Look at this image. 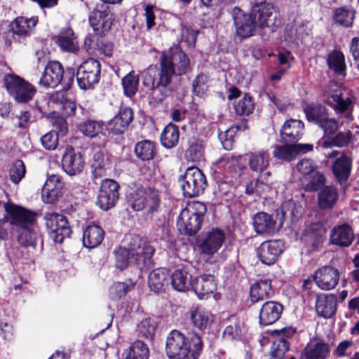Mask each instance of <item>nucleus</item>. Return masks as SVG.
Segmentation results:
<instances>
[{"mask_svg":"<svg viewBox=\"0 0 359 359\" xmlns=\"http://www.w3.org/2000/svg\"><path fill=\"white\" fill-rule=\"evenodd\" d=\"M203 148L202 142L195 139H192L189 141V147L187 152L189 153L192 161H198L203 154Z\"/></svg>","mask_w":359,"mask_h":359,"instance_id":"61","label":"nucleus"},{"mask_svg":"<svg viewBox=\"0 0 359 359\" xmlns=\"http://www.w3.org/2000/svg\"><path fill=\"white\" fill-rule=\"evenodd\" d=\"M323 100L331 106L336 113L348 112L351 116L352 99L350 93L340 89L335 83H330L323 92Z\"/></svg>","mask_w":359,"mask_h":359,"instance_id":"4","label":"nucleus"},{"mask_svg":"<svg viewBox=\"0 0 359 359\" xmlns=\"http://www.w3.org/2000/svg\"><path fill=\"white\" fill-rule=\"evenodd\" d=\"M284 250L283 243L279 240L263 242L257 249L259 260L264 264H274Z\"/></svg>","mask_w":359,"mask_h":359,"instance_id":"15","label":"nucleus"},{"mask_svg":"<svg viewBox=\"0 0 359 359\" xmlns=\"http://www.w3.org/2000/svg\"><path fill=\"white\" fill-rule=\"evenodd\" d=\"M190 69V60L182 48L172 46L168 53H163L160 60V71L151 65L142 73V83L150 92L151 99L156 102H162L172 91L175 76L187 74Z\"/></svg>","mask_w":359,"mask_h":359,"instance_id":"1","label":"nucleus"},{"mask_svg":"<svg viewBox=\"0 0 359 359\" xmlns=\"http://www.w3.org/2000/svg\"><path fill=\"white\" fill-rule=\"evenodd\" d=\"M178 128L170 123L163 129L161 135V142L163 147L166 148H172L175 147L179 140Z\"/></svg>","mask_w":359,"mask_h":359,"instance_id":"44","label":"nucleus"},{"mask_svg":"<svg viewBox=\"0 0 359 359\" xmlns=\"http://www.w3.org/2000/svg\"><path fill=\"white\" fill-rule=\"evenodd\" d=\"M191 287L198 298L205 299L214 292L217 283L213 276L203 274L193 280Z\"/></svg>","mask_w":359,"mask_h":359,"instance_id":"23","label":"nucleus"},{"mask_svg":"<svg viewBox=\"0 0 359 359\" xmlns=\"http://www.w3.org/2000/svg\"><path fill=\"white\" fill-rule=\"evenodd\" d=\"M355 18V11L352 8L339 7L334 11V22L344 27H351Z\"/></svg>","mask_w":359,"mask_h":359,"instance_id":"40","label":"nucleus"},{"mask_svg":"<svg viewBox=\"0 0 359 359\" xmlns=\"http://www.w3.org/2000/svg\"><path fill=\"white\" fill-rule=\"evenodd\" d=\"M237 130L236 127H231L224 133H220L219 137L224 148L226 150L231 149L233 145V137Z\"/></svg>","mask_w":359,"mask_h":359,"instance_id":"64","label":"nucleus"},{"mask_svg":"<svg viewBox=\"0 0 359 359\" xmlns=\"http://www.w3.org/2000/svg\"><path fill=\"white\" fill-rule=\"evenodd\" d=\"M203 348L201 337L192 333L187 339L181 332L172 330L166 341V353L170 359H197Z\"/></svg>","mask_w":359,"mask_h":359,"instance_id":"2","label":"nucleus"},{"mask_svg":"<svg viewBox=\"0 0 359 359\" xmlns=\"http://www.w3.org/2000/svg\"><path fill=\"white\" fill-rule=\"evenodd\" d=\"M271 175L267 171L260 176L255 182H252L246 186L245 192L248 194H256L262 196L264 193L270 190V185L266 177Z\"/></svg>","mask_w":359,"mask_h":359,"instance_id":"37","label":"nucleus"},{"mask_svg":"<svg viewBox=\"0 0 359 359\" xmlns=\"http://www.w3.org/2000/svg\"><path fill=\"white\" fill-rule=\"evenodd\" d=\"M201 222L197 216L190 214L184 208L177 219V226L182 234L192 236L197 233L201 228Z\"/></svg>","mask_w":359,"mask_h":359,"instance_id":"21","label":"nucleus"},{"mask_svg":"<svg viewBox=\"0 0 359 359\" xmlns=\"http://www.w3.org/2000/svg\"><path fill=\"white\" fill-rule=\"evenodd\" d=\"M252 225L258 234L271 233L275 230L276 221L270 215L260 212L253 217Z\"/></svg>","mask_w":359,"mask_h":359,"instance_id":"30","label":"nucleus"},{"mask_svg":"<svg viewBox=\"0 0 359 359\" xmlns=\"http://www.w3.org/2000/svg\"><path fill=\"white\" fill-rule=\"evenodd\" d=\"M327 62L329 68L336 74L344 75L346 63L344 55L342 52L337 50L330 52L327 55Z\"/></svg>","mask_w":359,"mask_h":359,"instance_id":"38","label":"nucleus"},{"mask_svg":"<svg viewBox=\"0 0 359 359\" xmlns=\"http://www.w3.org/2000/svg\"><path fill=\"white\" fill-rule=\"evenodd\" d=\"M225 235L222 231L212 229L199 236L197 245L203 257L207 260L217 253L224 241Z\"/></svg>","mask_w":359,"mask_h":359,"instance_id":"10","label":"nucleus"},{"mask_svg":"<svg viewBox=\"0 0 359 359\" xmlns=\"http://www.w3.org/2000/svg\"><path fill=\"white\" fill-rule=\"evenodd\" d=\"M329 352L326 344L316 343L309 346L303 354L302 359H325Z\"/></svg>","mask_w":359,"mask_h":359,"instance_id":"46","label":"nucleus"},{"mask_svg":"<svg viewBox=\"0 0 359 359\" xmlns=\"http://www.w3.org/2000/svg\"><path fill=\"white\" fill-rule=\"evenodd\" d=\"M337 302L333 295L322 294L316 299V310L323 318L332 317L336 311Z\"/></svg>","mask_w":359,"mask_h":359,"instance_id":"29","label":"nucleus"},{"mask_svg":"<svg viewBox=\"0 0 359 359\" xmlns=\"http://www.w3.org/2000/svg\"><path fill=\"white\" fill-rule=\"evenodd\" d=\"M108 159L103 152L97 151L94 154L92 168H93V174L95 177L104 175L108 169Z\"/></svg>","mask_w":359,"mask_h":359,"instance_id":"48","label":"nucleus"},{"mask_svg":"<svg viewBox=\"0 0 359 359\" xmlns=\"http://www.w3.org/2000/svg\"><path fill=\"white\" fill-rule=\"evenodd\" d=\"M304 123L296 119L287 120L280 130V136L285 142H296L302 135Z\"/></svg>","mask_w":359,"mask_h":359,"instance_id":"24","label":"nucleus"},{"mask_svg":"<svg viewBox=\"0 0 359 359\" xmlns=\"http://www.w3.org/2000/svg\"><path fill=\"white\" fill-rule=\"evenodd\" d=\"M62 184L60 176L50 175L41 190V197L45 203H53L62 196Z\"/></svg>","mask_w":359,"mask_h":359,"instance_id":"22","label":"nucleus"},{"mask_svg":"<svg viewBox=\"0 0 359 359\" xmlns=\"http://www.w3.org/2000/svg\"><path fill=\"white\" fill-rule=\"evenodd\" d=\"M153 252L154 250L151 246L143 243L138 237H135L133 243L128 249L121 247L115 251L116 266L121 270L124 269L133 261L136 264L144 262Z\"/></svg>","mask_w":359,"mask_h":359,"instance_id":"3","label":"nucleus"},{"mask_svg":"<svg viewBox=\"0 0 359 359\" xmlns=\"http://www.w3.org/2000/svg\"><path fill=\"white\" fill-rule=\"evenodd\" d=\"M100 63L95 59L88 58L78 67L76 79L79 86L89 89L98 83L100 77Z\"/></svg>","mask_w":359,"mask_h":359,"instance_id":"9","label":"nucleus"},{"mask_svg":"<svg viewBox=\"0 0 359 359\" xmlns=\"http://www.w3.org/2000/svg\"><path fill=\"white\" fill-rule=\"evenodd\" d=\"M330 240L332 244L340 247H348L354 240L353 229L347 223L337 224L330 232Z\"/></svg>","mask_w":359,"mask_h":359,"instance_id":"19","label":"nucleus"},{"mask_svg":"<svg viewBox=\"0 0 359 359\" xmlns=\"http://www.w3.org/2000/svg\"><path fill=\"white\" fill-rule=\"evenodd\" d=\"M313 146L309 144L276 145L273 151V157L286 161L294 159L298 153L311 151Z\"/></svg>","mask_w":359,"mask_h":359,"instance_id":"20","label":"nucleus"},{"mask_svg":"<svg viewBox=\"0 0 359 359\" xmlns=\"http://www.w3.org/2000/svg\"><path fill=\"white\" fill-rule=\"evenodd\" d=\"M327 136L332 135L339 128V123L334 118H328L327 116L318 125Z\"/></svg>","mask_w":359,"mask_h":359,"instance_id":"62","label":"nucleus"},{"mask_svg":"<svg viewBox=\"0 0 359 359\" xmlns=\"http://www.w3.org/2000/svg\"><path fill=\"white\" fill-rule=\"evenodd\" d=\"M20 229L21 232L18 236L19 243L25 246L33 245L36 238V233L35 231L33 229H31L29 226Z\"/></svg>","mask_w":359,"mask_h":359,"instance_id":"57","label":"nucleus"},{"mask_svg":"<svg viewBox=\"0 0 359 359\" xmlns=\"http://www.w3.org/2000/svg\"><path fill=\"white\" fill-rule=\"evenodd\" d=\"M339 279L338 269L332 266H324L316 271L313 280L316 285L323 290L334 289Z\"/></svg>","mask_w":359,"mask_h":359,"instance_id":"16","label":"nucleus"},{"mask_svg":"<svg viewBox=\"0 0 359 359\" xmlns=\"http://www.w3.org/2000/svg\"><path fill=\"white\" fill-rule=\"evenodd\" d=\"M63 74V67L59 62H49L44 69L39 84L44 87L55 88L61 82Z\"/></svg>","mask_w":359,"mask_h":359,"instance_id":"18","label":"nucleus"},{"mask_svg":"<svg viewBox=\"0 0 359 359\" xmlns=\"http://www.w3.org/2000/svg\"><path fill=\"white\" fill-rule=\"evenodd\" d=\"M351 138L352 134L350 131L339 132L330 141H324L323 147L325 148L330 147L332 145L339 147H346Z\"/></svg>","mask_w":359,"mask_h":359,"instance_id":"54","label":"nucleus"},{"mask_svg":"<svg viewBox=\"0 0 359 359\" xmlns=\"http://www.w3.org/2000/svg\"><path fill=\"white\" fill-rule=\"evenodd\" d=\"M124 359H147L149 349L142 341H135L124 353Z\"/></svg>","mask_w":359,"mask_h":359,"instance_id":"45","label":"nucleus"},{"mask_svg":"<svg viewBox=\"0 0 359 359\" xmlns=\"http://www.w3.org/2000/svg\"><path fill=\"white\" fill-rule=\"evenodd\" d=\"M50 237L55 243H62L71 234V229L67 218L56 212H46L43 217Z\"/></svg>","mask_w":359,"mask_h":359,"instance_id":"8","label":"nucleus"},{"mask_svg":"<svg viewBox=\"0 0 359 359\" xmlns=\"http://www.w3.org/2000/svg\"><path fill=\"white\" fill-rule=\"evenodd\" d=\"M282 306L275 302L264 303L259 312V322L262 325H268L275 323L282 313Z\"/></svg>","mask_w":359,"mask_h":359,"instance_id":"26","label":"nucleus"},{"mask_svg":"<svg viewBox=\"0 0 359 359\" xmlns=\"http://www.w3.org/2000/svg\"><path fill=\"white\" fill-rule=\"evenodd\" d=\"M207 186V181L203 172L196 167L187 169L181 177V187L183 195L188 198L201 194Z\"/></svg>","mask_w":359,"mask_h":359,"instance_id":"5","label":"nucleus"},{"mask_svg":"<svg viewBox=\"0 0 359 359\" xmlns=\"http://www.w3.org/2000/svg\"><path fill=\"white\" fill-rule=\"evenodd\" d=\"M229 324L223 332V337L226 339H234L240 337L243 329V323L239 319L233 316L229 319Z\"/></svg>","mask_w":359,"mask_h":359,"instance_id":"47","label":"nucleus"},{"mask_svg":"<svg viewBox=\"0 0 359 359\" xmlns=\"http://www.w3.org/2000/svg\"><path fill=\"white\" fill-rule=\"evenodd\" d=\"M62 167L70 176L80 174L84 167V161L80 153L76 152L72 147H67L62 156Z\"/></svg>","mask_w":359,"mask_h":359,"instance_id":"17","label":"nucleus"},{"mask_svg":"<svg viewBox=\"0 0 359 359\" xmlns=\"http://www.w3.org/2000/svg\"><path fill=\"white\" fill-rule=\"evenodd\" d=\"M10 224L19 228L27 227L32 224L35 219V214L22 207L13 204H4Z\"/></svg>","mask_w":359,"mask_h":359,"instance_id":"13","label":"nucleus"},{"mask_svg":"<svg viewBox=\"0 0 359 359\" xmlns=\"http://www.w3.org/2000/svg\"><path fill=\"white\" fill-rule=\"evenodd\" d=\"M113 16L107 5H101L92 11L89 15V22L96 35L104 34L111 27Z\"/></svg>","mask_w":359,"mask_h":359,"instance_id":"12","label":"nucleus"},{"mask_svg":"<svg viewBox=\"0 0 359 359\" xmlns=\"http://www.w3.org/2000/svg\"><path fill=\"white\" fill-rule=\"evenodd\" d=\"M118 189L119 185L114 180H102L97 195V205L104 210L114 207L119 197Z\"/></svg>","mask_w":359,"mask_h":359,"instance_id":"11","label":"nucleus"},{"mask_svg":"<svg viewBox=\"0 0 359 359\" xmlns=\"http://www.w3.org/2000/svg\"><path fill=\"white\" fill-rule=\"evenodd\" d=\"M130 203L134 210H146L147 212H151L158 208L160 198L155 189L140 187L131 193Z\"/></svg>","mask_w":359,"mask_h":359,"instance_id":"7","label":"nucleus"},{"mask_svg":"<svg viewBox=\"0 0 359 359\" xmlns=\"http://www.w3.org/2000/svg\"><path fill=\"white\" fill-rule=\"evenodd\" d=\"M26 172L25 166L20 160L16 161L9 170V175L11 181L18 184L25 176Z\"/></svg>","mask_w":359,"mask_h":359,"instance_id":"56","label":"nucleus"},{"mask_svg":"<svg viewBox=\"0 0 359 359\" xmlns=\"http://www.w3.org/2000/svg\"><path fill=\"white\" fill-rule=\"evenodd\" d=\"M289 350V344L285 339L277 338L271 345L269 359H284L285 353Z\"/></svg>","mask_w":359,"mask_h":359,"instance_id":"51","label":"nucleus"},{"mask_svg":"<svg viewBox=\"0 0 359 359\" xmlns=\"http://www.w3.org/2000/svg\"><path fill=\"white\" fill-rule=\"evenodd\" d=\"M43 147L48 150L55 149L58 144V134L55 132H50L41 138Z\"/></svg>","mask_w":359,"mask_h":359,"instance_id":"63","label":"nucleus"},{"mask_svg":"<svg viewBox=\"0 0 359 359\" xmlns=\"http://www.w3.org/2000/svg\"><path fill=\"white\" fill-rule=\"evenodd\" d=\"M173 288L180 292L187 290L191 285L190 276L187 271L182 269L175 270L170 276Z\"/></svg>","mask_w":359,"mask_h":359,"instance_id":"39","label":"nucleus"},{"mask_svg":"<svg viewBox=\"0 0 359 359\" xmlns=\"http://www.w3.org/2000/svg\"><path fill=\"white\" fill-rule=\"evenodd\" d=\"M208 77L204 74H199L192 82L193 92L198 95H203L208 89Z\"/></svg>","mask_w":359,"mask_h":359,"instance_id":"58","label":"nucleus"},{"mask_svg":"<svg viewBox=\"0 0 359 359\" xmlns=\"http://www.w3.org/2000/svg\"><path fill=\"white\" fill-rule=\"evenodd\" d=\"M156 323L154 319L147 318L142 320L137 325V332L139 335L147 339H151L155 333Z\"/></svg>","mask_w":359,"mask_h":359,"instance_id":"53","label":"nucleus"},{"mask_svg":"<svg viewBox=\"0 0 359 359\" xmlns=\"http://www.w3.org/2000/svg\"><path fill=\"white\" fill-rule=\"evenodd\" d=\"M139 76L134 72H130L122 79L124 94L128 97L133 96L137 91Z\"/></svg>","mask_w":359,"mask_h":359,"instance_id":"49","label":"nucleus"},{"mask_svg":"<svg viewBox=\"0 0 359 359\" xmlns=\"http://www.w3.org/2000/svg\"><path fill=\"white\" fill-rule=\"evenodd\" d=\"M5 86L8 93L18 102H27L36 93V88L32 84L14 74L5 76Z\"/></svg>","mask_w":359,"mask_h":359,"instance_id":"6","label":"nucleus"},{"mask_svg":"<svg viewBox=\"0 0 359 359\" xmlns=\"http://www.w3.org/2000/svg\"><path fill=\"white\" fill-rule=\"evenodd\" d=\"M273 9V6L266 2H261L253 7L252 15L258 26H268V20L272 15Z\"/></svg>","mask_w":359,"mask_h":359,"instance_id":"36","label":"nucleus"},{"mask_svg":"<svg viewBox=\"0 0 359 359\" xmlns=\"http://www.w3.org/2000/svg\"><path fill=\"white\" fill-rule=\"evenodd\" d=\"M351 168V159L342 154L337 158L332 165V170L339 183L346 182L349 176Z\"/></svg>","mask_w":359,"mask_h":359,"instance_id":"35","label":"nucleus"},{"mask_svg":"<svg viewBox=\"0 0 359 359\" xmlns=\"http://www.w3.org/2000/svg\"><path fill=\"white\" fill-rule=\"evenodd\" d=\"M56 43L62 50L66 52L75 53L79 50L77 37L69 27L61 29Z\"/></svg>","mask_w":359,"mask_h":359,"instance_id":"25","label":"nucleus"},{"mask_svg":"<svg viewBox=\"0 0 359 359\" xmlns=\"http://www.w3.org/2000/svg\"><path fill=\"white\" fill-rule=\"evenodd\" d=\"M297 213L294 202L287 201L284 203L281 207L282 219H280V224H282L283 219H290L294 220L297 217Z\"/></svg>","mask_w":359,"mask_h":359,"instance_id":"59","label":"nucleus"},{"mask_svg":"<svg viewBox=\"0 0 359 359\" xmlns=\"http://www.w3.org/2000/svg\"><path fill=\"white\" fill-rule=\"evenodd\" d=\"M37 23L38 18L36 16L29 18L18 17L11 22V29L15 35L27 36L30 35Z\"/></svg>","mask_w":359,"mask_h":359,"instance_id":"27","label":"nucleus"},{"mask_svg":"<svg viewBox=\"0 0 359 359\" xmlns=\"http://www.w3.org/2000/svg\"><path fill=\"white\" fill-rule=\"evenodd\" d=\"M272 294L271 281L269 279L259 280L255 282L250 288V298L253 302L267 299Z\"/></svg>","mask_w":359,"mask_h":359,"instance_id":"32","label":"nucleus"},{"mask_svg":"<svg viewBox=\"0 0 359 359\" xmlns=\"http://www.w3.org/2000/svg\"><path fill=\"white\" fill-rule=\"evenodd\" d=\"M234 109L238 115H249L254 110V102L252 97L247 94L234 102Z\"/></svg>","mask_w":359,"mask_h":359,"instance_id":"50","label":"nucleus"},{"mask_svg":"<svg viewBox=\"0 0 359 359\" xmlns=\"http://www.w3.org/2000/svg\"><path fill=\"white\" fill-rule=\"evenodd\" d=\"M168 273L165 269H158L151 271L148 278V285L151 290L159 292L165 289L168 283Z\"/></svg>","mask_w":359,"mask_h":359,"instance_id":"34","label":"nucleus"},{"mask_svg":"<svg viewBox=\"0 0 359 359\" xmlns=\"http://www.w3.org/2000/svg\"><path fill=\"white\" fill-rule=\"evenodd\" d=\"M308 182L305 184L307 191H316L325 183L324 176L316 170L306 177Z\"/></svg>","mask_w":359,"mask_h":359,"instance_id":"55","label":"nucleus"},{"mask_svg":"<svg viewBox=\"0 0 359 359\" xmlns=\"http://www.w3.org/2000/svg\"><path fill=\"white\" fill-rule=\"evenodd\" d=\"M135 153L142 161L151 160L156 154V144L151 140H142L136 144Z\"/></svg>","mask_w":359,"mask_h":359,"instance_id":"42","label":"nucleus"},{"mask_svg":"<svg viewBox=\"0 0 359 359\" xmlns=\"http://www.w3.org/2000/svg\"><path fill=\"white\" fill-rule=\"evenodd\" d=\"M233 17L238 36L247 38L254 34L258 25L252 14H245L239 8H235L233 11Z\"/></svg>","mask_w":359,"mask_h":359,"instance_id":"14","label":"nucleus"},{"mask_svg":"<svg viewBox=\"0 0 359 359\" xmlns=\"http://www.w3.org/2000/svg\"><path fill=\"white\" fill-rule=\"evenodd\" d=\"M248 156V165L253 172H264L269 166L270 156L266 151L260 150L250 153Z\"/></svg>","mask_w":359,"mask_h":359,"instance_id":"33","label":"nucleus"},{"mask_svg":"<svg viewBox=\"0 0 359 359\" xmlns=\"http://www.w3.org/2000/svg\"><path fill=\"white\" fill-rule=\"evenodd\" d=\"M80 131L86 137L93 138L102 133L103 124L95 121H86L79 126Z\"/></svg>","mask_w":359,"mask_h":359,"instance_id":"52","label":"nucleus"},{"mask_svg":"<svg viewBox=\"0 0 359 359\" xmlns=\"http://www.w3.org/2000/svg\"><path fill=\"white\" fill-rule=\"evenodd\" d=\"M306 118L309 122L319 125L327 116V109L320 104H311L304 109Z\"/></svg>","mask_w":359,"mask_h":359,"instance_id":"43","label":"nucleus"},{"mask_svg":"<svg viewBox=\"0 0 359 359\" xmlns=\"http://www.w3.org/2000/svg\"><path fill=\"white\" fill-rule=\"evenodd\" d=\"M338 194L336 189L332 186L325 187L318 193V204L321 208H331L336 203Z\"/></svg>","mask_w":359,"mask_h":359,"instance_id":"41","label":"nucleus"},{"mask_svg":"<svg viewBox=\"0 0 359 359\" xmlns=\"http://www.w3.org/2000/svg\"><path fill=\"white\" fill-rule=\"evenodd\" d=\"M297 169L301 174L306 177L316 170V165L313 160L304 158L297 163Z\"/></svg>","mask_w":359,"mask_h":359,"instance_id":"60","label":"nucleus"},{"mask_svg":"<svg viewBox=\"0 0 359 359\" xmlns=\"http://www.w3.org/2000/svg\"><path fill=\"white\" fill-rule=\"evenodd\" d=\"M190 318L193 325L201 330L208 329L213 322L212 314L202 308H193L190 311Z\"/></svg>","mask_w":359,"mask_h":359,"instance_id":"31","label":"nucleus"},{"mask_svg":"<svg viewBox=\"0 0 359 359\" xmlns=\"http://www.w3.org/2000/svg\"><path fill=\"white\" fill-rule=\"evenodd\" d=\"M103 229L95 223L87 226L83 235V243L86 248H93L99 245L103 238Z\"/></svg>","mask_w":359,"mask_h":359,"instance_id":"28","label":"nucleus"}]
</instances>
